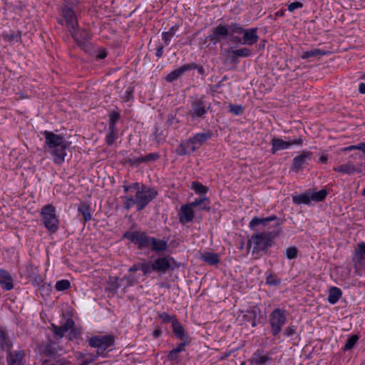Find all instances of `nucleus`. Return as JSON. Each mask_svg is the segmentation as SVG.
<instances>
[{
  "label": "nucleus",
  "mask_w": 365,
  "mask_h": 365,
  "mask_svg": "<svg viewBox=\"0 0 365 365\" xmlns=\"http://www.w3.org/2000/svg\"><path fill=\"white\" fill-rule=\"evenodd\" d=\"M284 333L287 336H292L296 333V329L294 326H289L284 329Z\"/></svg>",
  "instance_id": "nucleus-51"
},
{
  "label": "nucleus",
  "mask_w": 365,
  "mask_h": 365,
  "mask_svg": "<svg viewBox=\"0 0 365 365\" xmlns=\"http://www.w3.org/2000/svg\"><path fill=\"white\" fill-rule=\"evenodd\" d=\"M173 329L175 334L181 340H186L185 330L175 317L172 318Z\"/></svg>",
  "instance_id": "nucleus-23"
},
{
  "label": "nucleus",
  "mask_w": 365,
  "mask_h": 365,
  "mask_svg": "<svg viewBox=\"0 0 365 365\" xmlns=\"http://www.w3.org/2000/svg\"><path fill=\"white\" fill-rule=\"evenodd\" d=\"M270 324L272 333L273 335L279 334L282 329V327L286 322V316L284 311L279 309H274L270 315Z\"/></svg>",
  "instance_id": "nucleus-6"
},
{
  "label": "nucleus",
  "mask_w": 365,
  "mask_h": 365,
  "mask_svg": "<svg viewBox=\"0 0 365 365\" xmlns=\"http://www.w3.org/2000/svg\"><path fill=\"white\" fill-rule=\"evenodd\" d=\"M123 187L125 192H130L135 193V199H133L132 197L128 198L127 205H129L130 203L146 205L153 198H155L158 194L157 191L153 188H150L145 185L140 187V185L138 182L133 183L130 186L125 185Z\"/></svg>",
  "instance_id": "nucleus-3"
},
{
  "label": "nucleus",
  "mask_w": 365,
  "mask_h": 365,
  "mask_svg": "<svg viewBox=\"0 0 365 365\" xmlns=\"http://www.w3.org/2000/svg\"><path fill=\"white\" fill-rule=\"evenodd\" d=\"M161 334V331L159 329H156L153 331V335L154 337H158Z\"/></svg>",
  "instance_id": "nucleus-61"
},
{
  "label": "nucleus",
  "mask_w": 365,
  "mask_h": 365,
  "mask_svg": "<svg viewBox=\"0 0 365 365\" xmlns=\"http://www.w3.org/2000/svg\"><path fill=\"white\" fill-rule=\"evenodd\" d=\"M239 31L240 33H243V43L248 45H253L255 43L259 37L257 34V29H243L242 28H239Z\"/></svg>",
  "instance_id": "nucleus-14"
},
{
  "label": "nucleus",
  "mask_w": 365,
  "mask_h": 365,
  "mask_svg": "<svg viewBox=\"0 0 365 365\" xmlns=\"http://www.w3.org/2000/svg\"><path fill=\"white\" fill-rule=\"evenodd\" d=\"M178 29V26H172L169 29L168 31L163 33L162 36H163V39L165 41V44L168 45L169 43L170 38L175 35V34Z\"/></svg>",
  "instance_id": "nucleus-35"
},
{
  "label": "nucleus",
  "mask_w": 365,
  "mask_h": 365,
  "mask_svg": "<svg viewBox=\"0 0 365 365\" xmlns=\"http://www.w3.org/2000/svg\"><path fill=\"white\" fill-rule=\"evenodd\" d=\"M212 136V133L210 130H207L204 133H198L193 137L190 138L192 143V150H197L200 146L202 145L207 140H210Z\"/></svg>",
  "instance_id": "nucleus-13"
},
{
  "label": "nucleus",
  "mask_w": 365,
  "mask_h": 365,
  "mask_svg": "<svg viewBox=\"0 0 365 365\" xmlns=\"http://www.w3.org/2000/svg\"><path fill=\"white\" fill-rule=\"evenodd\" d=\"M250 314L252 315L253 317V322H252V327H255L256 325L255 319L257 318V315L260 314V309L257 307H253L250 311L248 312Z\"/></svg>",
  "instance_id": "nucleus-44"
},
{
  "label": "nucleus",
  "mask_w": 365,
  "mask_h": 365,
  "mask_svg": "<svg viewBox=\"0 0 365 365\" xmlns=\"http://www.w3.org/2000/svg\"><path fill=\"white\" fill-rule=\"evenodd\" d=\"M126 93H127V99L126 100L129 101L130 97H132L133 91L131 89H128Z\"/></svg>",
  "instance_id": "nucleus-64"
},
{
  "label": "nucleus",
  "mask_w": 365,
  "mask_h": 365,
  "mask_svg": "<svg viewBox=\"0 0 365 365\" xmlns=\"http://www.w3.org/2000/svg\"><path fill=\"white\" fill-rule=\"evenodd\" d=\"M192 68L190 65H183L182 66L172 71L165 77V80L168 82H173L180 78L185 71H189Z\"/></svg>",
  "instance_id": "nucleus-19"
},
{
  "label": "nucleus",
  "mask_w": 365,
  "mask_h": 365,
  "mask_svg": "<svg viewBox=\"0 0 365 365\" xmlns=\"http://www.w3.org/2000/svg\"><path fill=\"white\" fill-rule=\"evenodd\" d=\"M168 357L170 361L177 360L178 358V353H177L175 349H173L170 351Z\"/></svg>",
  "instance_id": "nucleus-53"
},
{
  "label": "nucleus",
  "mask_w": 365,
  "mask_h": 365,
  "mask_svg": "<svg viewBox=\"0 0 365 365\" xmlns=\"http://www.w3.org/2000/svg\"><path fill=\"white\" fill-rule=\"evenodd\" d=\"M303 143V138L299 137L296 140L291 141H284L281 138L274 137L271 140V152L272 154L276 153L279 150H285L289 148L293 145H302Z\"/></svg>",
  "instance_id": "nucleus-9"
},
{
  "label": "nucleus",
  "mask_w": 365,
  "mask_h": 365,
  "mask_svg": "<svg viewBox=\"0 0 365 365\" xmlns=\"http://www.w3.org/2000/svg\"><path fill=\"white\" fill-rule=\"evenodd\" d=\"M180 222L182 224L191 222L194 217L192 207H181L178 213Z\"/></svg>",
  "instance_id": "nucleus-20"
},
{
  "label": "nucleus",
  "mask_w": 365,
  "mask_h": 365,
  "mask_svg": "<svg viewBox=\"0 0 365 365\" xmlns=\"http://www.w3.org/2000/svg\"><path fill=\"white\" fill-rule=\"evenodd\" d=\"M354 150H356L355 145L346 147L343 149L344 151H351Z\"/></svg>",
  "instance_id": "nucleus-63"
},
{
  "label": "nucleus",
  "mask_w": 365,
  "mask_h": 365,
  "mask_svg": "<svg viewBox=\"0 0 365 365\" xmlns=\"http://www.w3.org/2000/svg\"><path fill=\"white\" fill-rule=\"evenodd\" d=\"M174 316H170L168 315L167 313L165 312H163L162 314H159V317L162 319V321L165 323H169V322H172V318Z\"/></svg>",
  "instance_id": "nucleus-49"
},
{
  "label": "nucleus",
  "mask_w": 365,
  "mask_h": 365,
  "mask_svg": "<svg viewBox=\"0 0 365 365\" xmlns=\"http://www.w3.org/2000/svg\"><path fill=\"white\" fill-rule=\"evenodd\" d=\"M359 252L360 255H365V243L359 245Z\"/></svg>",
  "instance_id": "nucleus-56"
},
{
  "label": "nucleus",
  "mask_w": 365,
  "mask_h": 365,
  "mask_svg": "<svg viewBox=\"0 0 365 365\" xmlns=\"http://www.w3.org/2000/svg\"><path fill=\"white\" fill-rule=\"evenodd\" d=\"M230 111L235 115L242 113V107L241 106H230Z\"/></svg>",
  "instance_id": "nucleus-50"
},
{
  "label": "nucleus",
  "mask_w": 365,
  "mask_h": 365,
  "mask_svg": "<svg viewBox=\"0 0 365 365\" xmlns=\"http://www.w3.org/2000/svg\"><path fill=\"white\" fill-rule=\"evenodd\" d=\"M309 190L310 193V200L317 202L322 201L328 193L326 189H322L319 191H316L312 189H309Z\"/></svg>",
  "instance_id": "nucleus-26"
},
{
  "label": "nucleus",
  "mask_w": 365,
  "mask_h": 365,
  "mask_svg": "<svg viewBox=\"0 0 365 365\" xmlns=\"http://www.w3.org/2000/svg\"><path fill=\"white\" fill-rule=\"evenodd\" d=\"M355 148H356V150H362L363 153H364V150H365V143H359L358 145H355Z\"/></svg>",
  "instance_id": "nucleus-57"
},
{
  "label": "nucleus",
  "mask_w": 365,
  "mask_h": 365,
  "mask_svg": "<svg viewBox=\"0 0 365 365\" xmlns=\"http://www.w3.org/2000/svg\"><path fill=\"white\" fill-rule=\"evenodd\" d=\"M276 218L274 215L264 218L255 217L250 221L249 226L251 229H255L256 226L259 225H266L267 222L274 220Z\"/></svg>",
  "instance_id": "nucleus-28"
},
{
  "label": "nucleus",
  "mask_w": 365,
  "mask_h": 365,
  "mask_svg": "<svg viewBox=\"0 0 365 365\" xmlns=\"http://www.w3.org/2000/svg\"><path fill=\"white\" fill-rule=\"evenodd\" d=\"M4 38L8 42L19 41L21 40V34L19 32L10 31L3 35Z\"/></svg>",
  "instance_id": "nucleus-34"
},
{
  "label": "nucleus",
  "mask_w": 365,
  "mask_h": 365,
  "mask_svg": "<svg viewBox=\"0 0 365 365\" xmlns=\"http://www.w3.org/2000/svg\"><path fill=\"white\" fill-rule=\"evenodd\" d=\"M74 326V322L71 319H67L65 324L61 327H57L54 324H52V330L54 334L58 336L59 338H62L64 334L68 331L70 329L73 328Z\"/></svg>",
  "instance_id": "nucleus-17"
},
{
  "label": "nucleus",
  "mask_w": 365,
  "mask_h": 365,
  "mask_svg": "<svg viewBox=\"0 0 365 365\" xmlns=\"http://www.w3.org/2000/svg\"><path fill=\"white\" fill-rule=\"evenodd\" d=\"M279 232L280 230H277L253 235L248 241V248L253 245V254H257L259 251L265 250L272 245L273 239L278 236Z\"/></svg>",
  "instance_id": "nucleus-4"
},
{
  "label": "nucleus",
  "mask_w": 365,
  "mask_h": 365,
  "mask_svg": "<svg viewBox=\"0 0 365 365\" xmlns=\"http://www.w3.org/2000/svg\"><path fill=\"white\" fill-rule=\"evenodd\" d=\"M123 237L137 245L140 249L150 247V238L147 236L145 232L140 231H128L124 234Z\"/></svg>",
  "instance_id": "nucleus-7"
},
{
  "label": "nucleus",
  "mask_w": 365,
  "mask_h": 365,
  "mask_svg": "<svg viewBox=\"0 0 365 365\" xmlns=\"http://www.w3.org/2000/svg\"><path fill=\"white\" fill-rule=\"evenodd\" d=\"M63 16L66 21V26L75 41L82 49L88 51L91 48V45L88 43V39L90 38L88 31L87 29H76L78 25L76 15L71 9H64Z\"/></svg>",
  "instance_id": "nucleus-1"
},
{
  "label": "nucleus",
  "mask_w": 365,
  "mask_h": 365,
  "mask_svg": "<svg viewBox=\"0 0 365 365\" xmlns=\"http://www.w3.org/2000/svg\"><path fill=\"white\" fill-rule=\"evenodd\" d=\"M206 203H210L209 200L205 197H200L199 199H196L195 200V202L189 204L188 205L194 206V205H200L201 204H206Z\"/></svg>",
  "instance_id": "nucleus-45"
},
{
  "label": "nucleus",
  "mask_w": 365,
  "mask_h": 365,
  "mask_svg": "<svg viewBox=\"0 0 365 365\" xmlns=\"http://www.w3.org/2000/svg\"><path fill=\"white\" fill-rule=\"evenodd\" d=\"M133 284V282L130 278L124 277V278H118L114 277L111 279V285L113 289H116L120 287H123L124 288L131 286Z\"/></svg>",
  "instance_id": "nucleus-24"
},
{
  "label": "nucleus",
  "mask_w": 365,
  "mask_h": 365,
  "mask_svg": "<svg viewBox=\"0 0 365 365\" xmlns=\"http://www.w3.org/2000/svg\"><path fill=\"white\" fill-rule=\"evenodd\" d=\"M302 6H303V4L301 2L295 1V2L291 3L290 4L288 5V10L290 12H292L295 9L302 8Z\"/></svg>",
  "instance_id": "nucleus-47"
},
{
  "label": "nucleus",
  "mask_w": 365,
  "mask_h": 365,
  "mask_svg": "<svg viewBox=\"0 0 365 365\" xmlns=\"http://www.w3.org/2000/svg\"><path fill=\"white\" fill-rule=\"evenodd\" d=\"M159 158L157 153H150L144 157L145 163L155 161Z\"/></svg>",
  "instance_id": "nucleus-48"
},
{
  "label": "nucleus",
  "mask_w": 365,
  "mask_h": 365,
  "mask_svg": "<svg viewBox=\"0 0 365 365\" xmlns=\"http://www.w3.org/2000/svg\"><path fill=\"white\" fill-rule=\"evenodd\" d=\"M106 53L104 51H100L98 54L97 55V57L99 59H103V58H106Z\"/></svg>",
  "instance_id": "nucleus-59"
},
{
  "label": "nucleus",
  "mask_w": 365,
  "mask_h": 365,
  "mask_svg": "<svg viewBox=\"0 0 365 365\" xmlns=\"http://www.w3.org/2000/svg\"><path fill=\"white\" fill-rule=\"evenodd\" d=\"M78 211L83 215L84 221H88L91 218L89 207H79Z\"/></svg>",
  "instance_id": "nucleus-42"
},
{
  "label": "nucleus",
  "mask_w": 365,
  "mask_h": 365,
  "mask_svg": "<svg viewBox=\"0 0 365 365\" xmlns=\"http://www.w3.org/2000/svg\"><path fill=\"white\" fill-rule=\"evenodd\" d=\"M193 143L190 138L187 140L182 141L180 144L176 149V153L178 155L183 156L186 155H190V153L195 152L196 150H192Z\"/></svg>",
  "instance_id": "nucleus-16"
},
{
  "label": "nucleus",
  "mask_w": 365,
  "mask_h": 365,
  "mask_svg": "<svg viewBox=\"0 0 365 365\" xmlns=\"http://www.w3.org/2000/svg\"><path fill=\"white\" fill-rule=\"evenodd\" d=\"M115 337L113 335H98L91 337L88 339V344L91 347L106 350L113 345Z\"/></svg>",
  "instance_id": "nucleus-8"
},
{
  "label": "nucleus",
  "mask_w": 365,
  "mask_h": 365,
  "mask_svg": "<svg viewBox=\"0 0 365 365\" xmlns=\"http://www.w3.org/2000/svg\"><path fill=\"white\" fill-rule=\"evenodd\" d=\"M201 259L210 265L216 264L219 262V255L213 252H206L203 253Z\"/></svg>",
  "instance_id": "nucleus-30"
},
{
  "label": "nucleus",
  "mask_w": 365,
  "mask_h": 365,
  "mask_svg": "<svg viewBox=\"0 0 365 365\" xmlns=\"http://www.w3.org/2000/svg\"><path fill=\"white\" fill-rule=\"evenodd\" d=\"M170 267L168 259L165 257L158 258L152 264L153 270L165 272Z\"/></svg>",
  "instance_id": "nucleus-21"
},
{
  "label": "nucleus",
  "mask_w": 365,
  "mask_h": 365,
  "mask_svg": "<svg viewBox=\"0 0 365 365\" xmlns=\"http://www.w3.org/2000/svg\"><path fill=\"white\" fill-rule=\"evenodd\" d=\"M319 163H326L327 162V157L326 155H322L319 159Z\"/></svg>",
  "instance_id": "nucleus-62"
},
{
  "label": "nucleus",
  "mask_w": 365,
  "mask_h": 365,
  "mask_svg": "<svg viewBox=\"0 0 365 365\" xmlns=\"http://www.w3.org/2000/svg\"><path fill=\"white\" fill-rule=\"evenodd\" d=\"M78 4V0H67L65 3L64 7L62 9V11H63L64 9L69 8L74 12L73 7L75 5H77Z\"/></svg>",
  "instance_id": "nucleus-46"
},
{
  "label": "nucleus",
  "mask_w": 365,
  "mask_h": 365,
  "mask_svg": "<svg viewBox=\"0 0 365 365\" xmlns=\"http://www.w3.org/2000/svg\"><path fill=\"white\" fill-rule=\"evenodd\" d=\"M328 53L327 51L321 49L315 48L312 51H304L302 54V58H308L309 57H317L324 56Z\"/></svg>",
  "instance_id": "nucleus-33"
},
{
  "label": "nucleus",
  "mask_w": 365,
  "mask_h": 365,
  "mask_svg": "<svg viewBox=\"0 0 365 365\" xmlns=\"http://www.w3.org/2000/svg\"><path fill=\"white\" fill-rule=\"evenodd\" d=\"M298 250L296 247H288L286 250V256L289 259H295L297 256Z\"/></svg>",
  "instance_id": "nucleus-41"
},
{
  "label": "nucleus",
  "mask_w": 365,
  "mask_h": 365,
  "mask_svg": "<svg viewBox=\"0 0 365 365\" xmlns=\"http://www.w3.org/2000/svg\"><path fill=\"white\" fill-rule=\"evenodd\" d=\"M359 91L361 93H365V83H361L359 84Z\"/></svg>",
  "instance_id": "nucleus-60"
},
{
  "label": "nucleus",
  "mask_w": 365,
  "mask_h": 365,
  "mask_svg": "<svg viewBox=\"0 0 365 365\" xmlns=\"http://www.w3.org/2000/svg\"><path fill=\"white\" fill-rule=\"evenodd\" d=\"M334 170L336 172H338V173L351 175V174L357 172L358 169L351 163H347L341 165L340 166L334 168Z\"/></svg>",
  "instance_id": "nucleus-25"
},
{
  "label": "nucleus",
  "mask_w": 365,
  "mask_h": 365,
  "mask_svg": "<svg viewBox=\"0 0 365 365\" xmlns=\"http://www.w3.org/2000/svg\"><path fill=\"white\" fill-rule=\"evenodd\" d=\"M309 190H307L304 193L293 197V203L294 204H309L310 200Z\"/></svg>",
  "instance_id": "nucleus-32"
},
{
  "label": "nucleus",
  "mask_w": 365,
  "mask_h": 365,
  "mask_svg": "<svg viewBox=\"0 0 365 365\" xmlns=\"http://www.w3.org/2000/svg\"><path fill=\"white\" fill-rule=\"evenodd\" d=\"M12 346V343L6 333V330L0 327V348L2 350L9 351Z\"/></svg>",
  "instance_id": "nucleus-22"
},
{
  "label": "nucleus",
  "mask_w": 365,
  "mask_h": 365,
  "mask_svg": "<svg viewBox=\"0 0 365 365\" xmlns=\"http://www.w3.org/2000/svg\"><path fill=\"white\" fill-rule=\"evenodd\" d=\"M191 187L196 193L200 195L205 194L207 192V187L199 182H193Z\"/></svg>",
  "instance_id": "nucleus-37"
},
{
  "label": "nucleus",
  "mask_w": 365,
  "mask_h": 365,
  "mask_svg": "<svg viewBox=\"0 0 365 365\" xmlns=\"http://www.w3.org/2000/svg\"><path fill=\"white\" fill-rule=\"evenodd\" d=\"M150 246L153 251L160 252L164 251L167 248V242L164 240H158L155 238L150 239Z\"/></svg>",
  "instance_id": "nucleus-27"
},
{
  "label": "nucleus",
  "mask_w": 365,
  "mask_h": 365,
  "mask_svg": "<svg viewBox=\"0 0 365 365\" xmlns=\"http://www.w3.org/2000/svg\"><path fill=\"white\" fill-rule=\"evenodd\" d=\"M116 133L117 130L116 128L109 129V133L106 137V142L108 145H111L114 143L115 138H116Z\"/></svg>",
  "instance_id": "nucleus-43"
},
{
  "label": "nucleus",
  "mask_w": 365,
  "mask_h": 365,
  "mask_svg": "<svg viewBox=\"0 0 365 365\" xmlns=\"http://www.w3.org/2000/svg\"><path fill=\"white\" fill-rule=\"evenodd\" d=\"M183 341H184V342L179 344L178 345V346L175 349H174L175 351H177V353H180V352L184 351V347L186 344V341L185 340H183Z\"/></svg>",
  "instance_id": "nucleus-54"
},
{
  "label": "nucleus",
  "mask_w": 365,
  "mask_h": 365,
  "mask_svg": "<svg viewBox=\"0 0 365 365\" xmlns=\"http://www.w3.org/2000/svg\"><path fill=\"white\" fill-rule=\"evenodd\" d=\"M268 360L269 358L267 356H262L259 354H255L251 359V361L257 365H263Z\"/></svg>",
  "instance_id": "nucleus-36"
},
{
  "label": "nucleus",
  "mask_w": 365,
  "mask_h": 365,
  "mask_svg": "<svg viewBox=\"0 0 365 365\" xmlns=\"http://www.w3.org/2000/svg\"><path fill=\"white\" fill-rule=\"evenodd\" d=\"M229 34L227 28L222 24L218 25L212 30V33L207 36V38L216 43L220 41L222 38L226 37Z\"/></svg>",
  "instance_id": "nucleus-12"
},
{
  "label": "nucleus",
  "mask_w": 365,
  "mask_h": 365,
  "mask_svg": "<svg viewBox=\"0 0 365 365\" xmlns=\"http://www.w3.org/2000/svg\"><path fill=\"white\" fill-rule=\"evenodd\" d=\"M228 53H232V59L234 60L237 57H247L251 55L250 49L247 48H242L237 50H228Z\"/></svg>",
  "instance_id": "nucleus-31"
},
{
  "label": "nucleus",
  "mask_w": 365,
  "mask_h": 365,
  "mask_svg": "<svg viewBox=\"0 0 365 365\" xmlns=\"http://www.w3.org/2000/svg\"><path fill=\"white\" fill-rule=\"evenodd\" d=\"M132 161L136 164L145 163L144 157L134 158Z\"/></svg>",
  "instance_id": "nucleus-55"
},
{
  "label": "nucleus",
  "mask_w": 365,
  "mask_h": 365,
  "mask_svg": "<svg viewBox=\"0 0 365 365\" xmlns=\"http://www.w3.org/2000/svg\"><path fill=\"white\" fill-rule=\"evenodd\" d=\"M46 143L53 156V161L57 165L62 164L65 160L69 143L62 136L49 131L44 132Z\"/></svg>",
  "instance_id": "nucleus-2"
},
{
  "label": "nucleus",
  "mask_w": 365,
  "mask_h": 365,
  "mask_svg": "<svg viewBox=\"0 0 365 365\" xmlns=\"http://www.w3.org/2000/svg\"><path fill=\"white\" fill-rule=\"evenodd\" d=\"M43 224L48 230L54 233L58 230V220L56 215L54 207H43L41 210Z\"/></svg>",
  "instance_id": "nucleus-5"
},
{
  "label": "nucleus",
  "mask_w": 365,
  "mask_h": 365,
  "mask_svg": "<svg viewBox=\"0 0 365 365\" xmlns=\"http://www.w3.org/2000/svg\"><path fill=\"white\" fill-rule=\"evenodd\" d=\"M120 115L117 112H113L109 115V129L116 128L115 123L119 120Z\"/></svg>",
  "instance_id": "nucleus-39"
},
{
  "label": "nucleus",
  "mask_w": 365,
  "mask_h": 365,
  "mask_svg": "<svg viewBox=\"0 0 365 365\" xmlns=\"http://www.w3.org/2000/svg\"><path fill=\"white\" fill-rule=\"evenodd\" d=\"M359 337L357 335L354 334L352 335L350 338L348 339L346 344L344 345V350H349L354 347V346L356 344Z\"/></svg>",
  "instance_id": "nucleus-40"
},
{
  "label": "nucleus",
  "mask_w": 365,
  "mask_h": 365,
  "mask_svg": "<svg viewBox=\"0 0 365 365\" xmlns=\"http://www.w3.org/2000/svg\"><path fill=\"white\" fill-rule=\"evenodd\" d=\"M0 285L6 290H11L14 287L11 276L4 269H0Z\"/></svg>",
  "instance_id": "nucleus-18"
},
{
  "label": "nucleus",
  "mask_w": 365,
  "mask_h": 365,
  "mask_svg": "<svg viewBox=\"0 0 365 365\" xmlns=\"http://www.w3.org/2000/svg\"><path fill=\"white\" fill-rule=\"evenodd\" d=\"M207 108L202 98L196 99L192 102L190 115L192 118H202L207 113Z\"/></svg>",
  "instance_id": "nucleus-11"
},
{
  "label": "nucleus",
  "mask_w": 365,
  "mask_h": 365,
  "mask_svg": "<svg viewBox=\"0 0 365 365\" xmlns=\"http://www.w3.org/2000/svg\"><path fill=\"white\" fill-rule=\"evenodd\" d=\"M163 46H160L157 51H156V56L160 58L162 55H163Z\"/></svg>",
  "instance_id": "nucleus-58"
},
{
  "label": "nucleus",
  "mask_w": 365,
  "mask_h": 365,
  "mask_svg": "<svg viewBox=\"0 0 365 365\" xmlns=\"http://www.w3.org/2000/svg\"><path fill=\"white\" fill-rule=\"evenodd\" d=\"M342 292L340 289L333 287L329 291L328 301L331 304H335L341 298Z\"/></svg>",
  "instance_id": "nucleus-29"
},
{
  "label": "nucleus",
  "mask_w": 365,
  "mask_h": 365,
  "mask_svg": "<svg viewBox=\"0 0 365 365\" xmlns=\"http://www.w3.org/2000/svg\"><path fill=\"white\" fill-rule=\"evenodd\" d=\"M24 351H9L7 357L8 365H24Z\"/></svg>",
  "instance_id": "nucleus-15"
},
{
  "label": "nucleus",
  "mask_w": 365,
  "mask_h": 365,
  "mask_svg": "<svg viewBox=\"0 0 365 365\" xmlns=\"http://www.w3.org/2000/svg\"><path fill=\"white\" fill-rule=\"evenodd\" d=\"M71 287V283L67 279H63L58 281L56 283L55 287L58 291H64L68 289Z\"/></svg>",
  "instance_id": "nucleus-38"
},
{
  "label": "nucleus",
  "mask_w": 365,
  "mask_h": 365,
  "mask_svg": "<svg viewBox=\"0 0 365 365\" xmlns=\"http://www.w3.org/2000/svg\"><path fill=\"white\" fill-rule=\"evenodd\" d=\"M266 282L269 284H277L279 283V280L275 279V277L272 274L267 277Z\"/></svg>",
  "instance_id": "nucleus-52"
},
{
  "label": "nucleus",
  "mask_w": 365,
  "mask_h": 365,
  "mask_svg": "<svg viewBox=\"0 0 365 365\" xmlns=\"http://www.w3.org/2000/svg\"><path fill=\"white\" fill-rule=\"evenodd\" d=\"M312 158V152L307 150L302 151L300 155L294 158L291 165V170L295 172L299 171L304 165L309 164V161H310Z\"/></svg>",
  "instance_id": "nucleus-10"
}]
</instances>
